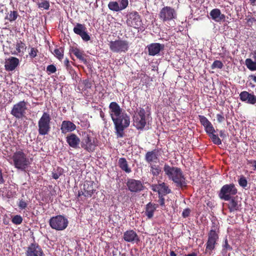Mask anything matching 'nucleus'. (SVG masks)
I'll return each instance as SVG.
<instances>
[{
  "label": "nucleus",
  "instance_id": "nucleus-1",
  "mask_svg": "<svg viewBox=\"0 0 256 256\" xmlns=\"http://www.w3.org/2000/svg\"><path fill=\"white\" fill-rule=\"evenodd\" d=\"M110 114L112 120L117 138L124 136V130L130 124V118L126 113L122 112V110L116 102H112L109 105Z\"/></svg>",
  "mask_w": 256,
  "mask_h": 256
},
{
  "label": "nucleus",
  "instance_id": "nucleus-2",
  "mask_svg": "<svg viewBox=\"0 0 256 256\" xmlns=\"http://www.w3.org/2000/svg\"><path fill=\"white\" fill-rule=\"evenodd\" d=\"M164 170L169 179L172 180L176 183V186L180 188L186 186V178L180 168L170 166L166 164L164 165Z\"/></svg>",
  "mask_w": 256,
  "mask_h": 256
},
{
  "label": "nucleus",
  "instance_id": "nucleus-3",
  "mask_svg": "<svg viewBox=\"0 0 256 256\" xmlns=\"http://www.w3.org/2000/svg\"><path fill=\"white\" fill-rule=\"evenodd\" d=\"M11 158L14 168L22 171H25L30 164L26 154L22 150L14 152Z\"/></svg>",
  "mask_w": 256,
  "mask_h": 256
},
{
  "label": "nucleus",
  "instance_id": "nucleus-4",
  "mask_svg": "<svg viewBox=\"0 0 256 256\" xmlns=\"http://www.w3.org/2000/svg\"><path fill=\"white\" fill-rule=\"evenodd\" d=\"M198 118L202 126H204L206 133L210 138L214 144L216 145L222 144V141L218 136L216 134V130L212 123L204 116H198Z\"/></svg>",
  "mask_w": 256,
  "mask_h": 256
},
{
  "label": "nucleus",
  "instance_id": "nucleus-5",
  "mask_svg": "<svg viewBox=\"0 0 256 256\" xmlns=\"http://www.w3.org/2000/svg\"><path fill=\"white\" fill-rule=\"evenodd\" d=\"M52 118L49 113L44 112L38 121V132L41 136L48 134L51 128Z\"/></svg>",
  "mask_w": 256,
  "mask_h": 256
},
{
  "label": "nucleus",
  "instance_id": "nucleus-6",
  "mask_svg": "<svg viewBox=\"0 0 256 256\" xmlns=\"http://www.w3.org/2000/svg\"><path fill=\"white\" fill-rule=\"evenodd\" d=\"M216 226L214 224L208 233V238L206 244V253L210 254L212 250L215 248L216 245L217 244V242L219 238L218 233L216 231Z\"/></svg>",
  "mask_w": 256,
  "mask_h": 256
},
{
  "label": "nucleus",
  "instance_id": "nucleus-7",
  "mask_svg": "<svg viewBox=\"0 0 256 256\" xmlns=\"http://www.w3.org/2000/svg\"><path fill=\"white\" fill-rule=\"evenodd\" d=\"M67 218L62 215L52 216L49 220L50 226L56 230H62L66 228L68 225Z\"/></svg>",
  "mask_w": 256,
  "mask_h": 256
},
{
  "label": "nucleus",
  "instance_id": "nucleus-8",
  "mask_svg": "<svg viewBox=\"0 0 256 256\" xmlns=\"http://www.w3.org/2000/svg\"><path fill=\"white\" fill-rule=\"evenodd\" d=\"M237 192L238 190L234 184H226L222 187L218 196L222 200H228Z\"/></svg>",
  "mask_w": 256,
  "mask_h": 256
},
{
  "label": "nucleus",
  "instance_id": "nucleus-9",
  "mask_svg": "<svg viewBox=\"0 0 256 256\" xmlns=\"http://www.w3.org/2000/svg\"><path fill=\"white\" fill-rule=\"evenodd\" d=\"M81 147L88 152H94L97 146L96 139L84 132L81 141Z\"/></svg>",
  "mask_w": 256,
  "mask_h": 256
},
{
  "label": "nucleus",
  "instance_id": "nucleus-10",
  "mask_svg": "<svg viewBox=\"0 0 256 256\" xmlns=\"http://www.w3.org/2000/svg\"><path fill=\"white\" fill-rule=\"evenodd\" d=\"M158 17L162 21L164 22L176 18L177 14L174 8L169 6H166L160 10Z\"/></svg>",
  "mask_w": 256,
  "mask_h": 256
},
{
  "label": "nucleus",
  "instance_id": "nucleus-11",
  "mask_svg": "<svg viewBox=\"0 0 256 256\" xmlns=\"http://www.w3.org/2000/svg\"><path fill=\"white\" fill-rule=\"evenodd\" d=\"M108 45L110 50L116 53L125 52L129 48V42L126 40H118L110 41Z\"/></svg>",
  "mask_w": 256,
  "mask_h": 256
},
{
  "label": "nucleus",
  "instance_id": "nucleus-12",
  "mask_svg": "<svg viewBox=\"0 0 256 256\" xmlns=\"http://www.w3.org/2000/svg\"><path fill=\"white\" fill-rule=\"evenodd\" d=\"M146 111L144 108H140L135 112L134 116V126L138 130H142L146 125Z\"/></svg>",
  "mask_w": 256,
  "mask_h": 256
},
{
  "label": "nucleus",
  "instance_id": "nucleus-13",
  "mask_svg": "<svg viewBox=\"0 0 256 256\" xmlns=\"http://www.w3.org/2000/svg\"><path fill=\"white\" fill-rule=\"evenodd\" d=\"M26 110V102L22 100L14 105L10 114L16 118L20 119L25 116Z\"/></svg>",
  "mask_w": 256,
  "mask_h": 256
},
{
  "label": "nucleus",
  "instance_id": "nucleus-14",
  "mask_svg": "<svg viewBox=\"0 0 256 256\" xmlns=\"http://www.w3.org/2000/svg\"><path fill=\"white\" fill-rule=\"evenodd\" d=\"M96 190L94 182L86 180L83 184L82 188L78 190V198H80L82 196L85 198H90Z\"/></svg>",
  "mask_w": 256,
  "mask_h": 256
},
{
  "label": "nucleus",
  "instance_id": "nucleus-15",
  "mask_svg": "<svg viewBox=\"0 0 256 256\" xmlns=\"http://www.w3.org/2000/svg\"><path fill=\"white\" fill-rule=\"evenodd\" d=\"M126 24L128 26L138 29L142 24L140 16L138 13L136 11L130 12L128 15Z\"/></svg>",
  "mask_w": 256,
  "mask_h": 256
},
{
  "label": "nucleus",
  "instance_id": "nucleus-16",
  "mask_svg": "<svg viewBox=\"0 0 256 256\" xmlns=\"http://www.w3.org/2000/svg\"><path fill=\"white\" fill-rule=\"evenodd\" d=\"M126 185L128 190L132 192H139L144 188V184L140 180L134 178L128 179Z\"/></svg>",
  "mask_w": 256,
  "mask_h": 256
},
{
  "label": "nucleus",
  "instance_id": "nucleus-17",
  "mask_svg": "<svg viewBox=\"0 0 256 256\" xmlns=\"http://www.w3.org/2000/svg\"><path fill=\"white\" fill-rule=\"evenodd\" d=\"M26 256H44V254L38 244L32 243L27 248Z\"/></svg>",
  "mask_w": 256,
  "mask_h": 256
},
{
  "label": "nucleus",
  "instance_id": "nucleus-18",
  "mask_svg": "<svg viewBox=\"0 0 256 256\" xmlns=\"http://www.w3.org/2000/svg\"><path fill=\"white\" fill-rule=\"evenodd\" d=\"M160 149L155 148L148 151L144 156V160L148 164H152L159 160Z\"/></svg>",
  "mask_w": 256,
  "mask_h": 256
},
{
  "label": "nucleus",
  "instance_id": "nucleus-19",
  "mask_svg": "<svg viewBox=\"0 0 256 256\" xmlns=\"http://www.w3.org/2000/svg\"><path fill=\"white\" fill-rule=\"evenodd\" d=\"M73 30L76 34L79 35L83 40L88 42L90 40V37L86 32V28L84 24L76 23Z\"/></svg>",
  "mask_w": 256,
  "mask_h": 256
},
{
  "label": "nucleus",
  "instance_id": "nucleus-20",
  "mask_svg": "<svg viewBox=\"0 0 256 256\" xmlns=\"http://www.w3.org/2000/svg\"><path fill=\"white\" fill-rule=\"evenodd\" d=\"M120 4L116 1H111L108 4V8L113 12H119L125 9L128 4V0H118Z\"/></svg>",
  "mask_w": 256,
  "mask_h": 256
},
{
  "label": "nucleus",
  "instance_id": "nucleus-21",
  "mask_svg": "<svg viewBox=\"0 0 256 256\" xmlns=\"http://www.w3.org/2000/svg\"><path fill=\"white\" fill-rule=\"evenodd\" d=\"M124 240L132 244H138L140 242V238L136 232L132 230L126 231L123 235Z\"/></svg>",
  "mask_w": 256,
  "mask_h": 256
},
{
  "label": "nucleus",
  "instance_id": "nucleus-22",
  "mask_svg": "<svg viewBox=\"0 0 256 256\" xmlns=\"http://www.w3.org/2000/svg\"><path fill=\"white\" fill-rule=\"evenodd\" d=\"M240 98L242 102L249 104H254L256 103V96L254 92L250 93L246 91H242L240 94Z\"/></svg>",
  "mask_w": 256,
  "mask_h": 256
},
{
  "label": "nucleus",
  "instance_id": "nucleus-23",
  "mask_svg": "<svg viewBox=\"0 0 256 256\" xmlns=\"http://www.w3.org/2000/svg\"><path fill=\"white\" fill-rule=\"evenodd\" d=\"M228 208L230 212L240 211L241 209V202L238 200V198L232 197L228 200Z\"/></svg>",
  "mask_w": 256,
  "mask_h": 256
},
{
  "label": "nucleus",
  "instance_id": "nucleus-24",
  "mask_svg": "<svg viewBox=\"0 0 256 256\" xmlns=\"http://www.w3.org/2000/svg\"><path fill=\"white\" fill-rule=\"evenodd\" d=\"M66 142L70 146L74 148H78L80 140L76 134L70 133L66 136Z\"/></svg>",
  "mask_w": 256,
  "mask_h": 256
},
{
  "label": "nucleus",
  "instance_id": "nucleus-25",
  "mask_svg": "<svg viewBox=\"0 0 256 256\" xmlns=\"http://www.w3.org/2000/svg\"><path fill=\"white\" fill-rule=\"evenodd\" d=\"M150 56H154L164 48V45L160 43H152L146 46Z\"/></svg>",
  "mask_w": 256,
  "mask_h": 256
},
{
  "label": "nucleus",
  "instance_id": "nucleus-26",
  "mask_svg": "<svg viewBox=\"0 0 256 256\" xmlns=\"http://www.w3.org/2000/svg\"><path fill=\"white\" fill-rule=\"evenodd\" d=\"M20 60L15 57H10L6 60L5 69L8 71H12L18 66Z\"/></svg>",
  "mask_w": 256,
  "mask_h": 256
},
{
  "label": "nucleus",
  "instance_id": "nucleus-27",
  "mask_svg": "<svg viewBox=\"0 0 256 256\" xmlns=\"http://www.w3.org/2000/svg\"><path fill=\"white\" fill-rule=\"evenodd\" d=\"M76 129L74 124L70 120H64L62 122L60 130L62 134H66L67 132L74 131Z\"/></svg>",
  "mask_w": 256,
  "mask_h": 256
},
{
  "label": "nucleus",
  "instance_id": "nucleus-28",
  "mask_svg": "<svg viewBox=\"0 0 256 256\" xmlns=\"http://www.w3.org/2000/svg\"><path fill=\"white\" fill-rule=\"evenodd\" d=\"M70 52L84 64H88V62L86 59L84 58L86 54L83 50H80L76 47H72L70 49Z\"/></svg>",
  "mask_w": 256,
  "mask_h": 256
},
{
  "label": "nucleus",
  "instance_id": "nucleus-29",
  "mask_svg": "<svg viewBox=\"0 0 256 256\" xmlns=\"http://www.w3.org/2000/svg\"><path fill=\"white\" fill-rule=\"evenodd\" d=\"M210 14L212 18L216 22H220L224 20L226 16L224 14H222L220 9L214 8L212 10Z\"/></svg>",
  "mask_w": 256,
  "mask_h": 256
},
{
  "label": "nucleus",
  "instance_id": "nucleus-30",
  "mask_svg": "<svg viewBox=\"0 0 256 256\" xmlns=\"http://www.w3.org/2000/svg\"><path fill=\"white\" fill-rule=\"evenodd\" d=\"M158 206L156 204L152 203L150 202H148L146 206V212L145 214L148 218H152L153 216L154 212L156 211Z\"/></svg>",
  "mask_w": 256,
  "mask_h": 256
},
{
  "label": "nucleus",
  "instance_id": "nucleus-31",
  "mask_svg": "<svg viewBox=\"0 0 256 256\" xmlns=\"http://www.w3.org/2000/svg\"><path fill=\"white\" fill-rule=\"evenodd\" d=\"M118 165L120 168L126 173L132 172L131 169L128 168V162L125 158H121L118 160Z\"/></svg>",
  "mask_w": 256,
  "mask_h": 256
},
{
  "label": "nucleus",
  "instance_id": "nucleus-32",
  "mask_svg": "<svg viewBox=\"0 0 256 256\" xmlns=\"http://www.w3.org/2000/svg\"><path fill=\"white\" fill-rule=\"evenodd\" d=\"M150 172L154 176H158L162 172V168L159 165H156L154 164H150Z\"/></svg>",
  "mask_w": 256,
  "mask_h": 256
},
{
  "label": "nucleus",
  "instance_id": "nucleus-33",
  "mask_svg": "<svg viewBox=\"0 0 256 256\" xmlns=\"http://www.w3.org/2000/svg\"><path fill=\"white\" fill-rule=\"evenodd\" d=\"M159 194L166 195L171 192V190L165 182L159 183Z\"/></svg>",
  "mask_w": 256,
  "mask_h": 256
},
{
  "label": "nucleus",
  "instance_id": "nucleus-34",
  "mask_svg": "<svg viewBox=\"0 0 256 256\" xmlns=\"http://www.w3.org/2000/svg\"><path fill=\"white\" fill-rule=\"evenodd\" d=\"M19 16L16 10H10L6 16L5 19L8 20L10 22H12L16 20Z\"/></svg>",
  "mask_w": 256,
  "mask_h": 256
},
{
  "label": "nucleus",
  "instance_id": "nucleus-35",
  "mask_svg": "<svg viewBox=\"0 0 256 256\" xmlns=\"http://www.w3.org/2000/svg\"><path fill=\"white\" fill-rule=\"evenodd\" d=\"M246 67L252 71L256 70V62H254L250 58H246L245 61Z\"/></svg>",
  "mask_w": 256,
  "mask_h": 256
},
{
  "label": "nucleus",
  "instance_id": "nucleus-36",
  "mask_svg": "<svg viewBox=\"0 0 256 256\" xmlns=\"http://www.w3.org/2000/svg\"><path fill=\"white\" fill-rule=\"evenodd\" d=\"M26 46L24 43L20 41L19 42H17L16 46V48L18 53L22 52L23 54L24 50H26Z\"/></svg>",
  "mask_w": 256,
  "mask_h": 256
},
{
  "label": "nucleus",
  "instance_id": "nucleus-37",
  "mask_svg": "<svg viewBox=\"0 0 256 256\" xmlns=\"http://www.w3.org/2000/svg\"><path fill=\"white\" fill-rule=\"evenodd\" d=\"M54 54L60 60H61L64 56V50L62 48H56L53 52Z\"/></svg>",
  "mask_w": 256,
  "mask_h": 256
},
{
  "label": "nucleus",
  "instance_id": "nucleus-38",
  "mask_svg": "<svg viewBox=\"0 0 256 256\" xmlns=\"http://www.w3.org/2000/svg\"><path fill=\"white\" fill-rule=\"evenodd\" d=\"M64 64L70 74H74L75 73V70L72 68V66L70 64V62L68 58H66L64 61Z\"/></svg>",
  "mask_w": 256,
  "mask_h": 256
},
{
  "label": "nucleus",
  "instance_id": "nucleus-39",
  "mask_svg": "<svg viewBox=\"0 0 256 256\" xmlns=\"http://www.w3.org/2000/svg\"><path fill=\"white\" fill-rule=\"evenodd\" d=\"M239 185L243 188H245L248 186V180L246 177L241 176L238 180Z\"/></svg>",
  "mask_w": 256,
  "mask_h": 256
},
{
  "label": "nucleus",
  "instance_id": "nucleus-40",
  "mask_svg": "<svg viewBox=\"0 0 256 256\" xmlns=\"http://www.w3.org/2000/svg\"><path fill=\"white\" fill-rule=\"evenodd\" d=\"M224 64L222 62L218 60H216L212 64L211 66V68L212 69H214L216 68L221 69L223 68Z\"/></svg>",
  "mask_w": 256,
  "mask_h": 256
},
{
  "label": "nucleus",
  "instance_id": "nucleus-41",
  "mask_svg": "<svg viewBox=\"0 0 256 256\" xmlns=\"http://www.w3.org/2000/svg\"><path fill=\"white\" fill-rule=\"evenodd\" d=\"M12 222L15 224H20L22 222V218L20 215H16L12 218Z\"/></svg>",
  "mask_w": 256,
  "mask_h": 256
},
{
  "label": "nucleus",
  "instance_id": "nucleus-42",
  "mask_svg": "<svg viewBox=\"0 0 256 256\" xmlns=\"http://www.w3.org/2000/svg\"><path fill=\"white\" fill-rule=\"evenodd\" d=\"M38 52V50L35 48H31L30 52H28V56L30 58L32 59H33L37 56V54Z\"/></svg>",
  "mask_w": 256,
  "mask_h": 256
},
{
  "label": "nucleus",
  "instance_id": "nucleus-43",
  "mask_svg": "<svg viewBox=\"0 0 256 256\" xmlns=\"http://www.w3.org/2000/svg\"><path fill=\"white\" fill-rule=\"evenodd\" d=\"M39 8H43L45 10H48L50 8L49 2L47 0H44L38 4Z\"/></svg>",
  "mask_w": 256,
  "mask_h": 256
},
{
  "label": "nucleus",
  "instance_id": "nucleus-44",
  "mask_svg": "<svg viewBox=\"0 0 256 256\" xmlns=\"http://www.w3.org/2000/svg\"><path fill=\"white\" fill-rule=\"evenodd\" d=\"M56 71V68L54 64L48 65L46 68V72L48 74H54Z\"/></svg>",
  "mask_w": 256,
  "mask_h": 256
},
{
  "label": "nucleus",
  "instance_id": "nucleus-45",
  "mask_svg": "<svg viewBox=\"0 0 256 256\" xmlns=\"http://www.w3.org/2000/svg\"><path fill=\"white\" fill-rule=\"evenodd\" d=\"M28 204L25 200L22 199L20 200L18 206L20 210H24L27 207Z\"/></svg>",
  "mask_w": 256,
  "mask_h": 256
},
{
  "label": "nucleus",
  "instance_id": "nucleus-46",
  "mask_svg": "<svg viewBox=\"0 0 256 256\" xmlns=\"http://www.w3.org/2000/svg\"><path fill=\"white\" fill-rule=\"evenodd\" d=\"M191 212L189 208L184 209L182 212V216L184 218H188Z\"/></svg>",
  "mask_w": 256,
  "mask_h": 256
},
{
  "label": "nucleus",
  "instance_id": "nucleus-47",
  "mask_svg": "<svg viewBox=\"0 0 256 256\" xmlns=\"http://www.w3.org/2000/svg\"><path fill=\"white\" fill-rule=\"evenodd\" d=\"M164 195L160 194H158V202H159L160 204L162 206H164V204H165V202H164L165 200H164Z\"/></svg>",
  "mask_w": 256,
  "mask_h": 256
},
{
  "label": "nucleus",
  "instance_id": "nucleus-48",
  "mask_svg": "<svg viewBox=\"0 0 256 256\" xmlns=\"http://www.w3.org/2000/svg\"><path fill=\"white\" fill-rule=\"evenodd\" d=\"M216 118H217L218 122L219 123H221V122H223L225 120V118H224L222 113L217 114H216Z\"/></svg>",
  "mask_w": 256,
  "mask_h": 256
},
{
  "label": "nucleus",
  "instance_id": "nucleus-49",
  "mask_svg": "<svg viewBox=\"0 0 256 256\" xmlns=\"http://www.w3.org/2000/svg\"><path fill=\"white\" fill-rule=\"evenodd\" d=\"M223 247H224V250H232V248L228 244V241L227 239H226L225 240L224 244L223 245Z\"/></svg>",
  "mask_w": 256,
  "mask_h": 256
},
{
  "label": "nucleus",
  "instance_id": "nucleus-50",
  "mask_svg": "<svg viewBox=\"0 0 256 256\" xmlns=\"http://www.w3.org/2000/svg\"><path fill=\"white\" fill-rule=\"evenodd\" d=\"M151 188L154 192H157L159 194V183L157 184H152L151 186Z\"/></svg>",
  "mask_w": 256,
  "mask_h": 256
},
{
  "label": "nucleus",
  "instance_id": "nucleus-51",
  "mask_svg": "<svg viewBox=\"0 0 256 256\" xmlns=\"http://www.w3.org/2000/svg\"><path fill=\"white\" fill-rule=\"evenodd\" d=\"M62 173L60 172H52V177L55 180L58 179L60 176H61Z\"/></svg>",
  "mask_w": 256,
  "mask_h": 256
},
{
  "label": "nucleus",
  "instance_id": "nucleus-52",
  "mask_svg": "<svg viewBox=\"0 0 256 256\" xmlns=\"http://www.w3.org/2000/svg\"><path fill=\"white\" fill-rule=\"evenodd\" d=\"M5 182V180L3 177L2 170L0 168V184H3Z\"/></svg>",
  "mask_w": 256,
  "mask_h": 256
},
{
  "label": "nucleus",
  "instance_id": "nucleus-53",
  "mask_svg": "<svg viewBox=\"0 0 256 256\" xmlns=\"http://www.w3.org/2000/svg\"><path fill=\"white\" fill-rule=\"evenodd\" d=\"M100 118L102 119L103 120H106L104 113L103 112V111L102 110H100Z\"/></svg>",
  "mask_w": 256,
  "mask_h": 256
},
{
  "label": "nucleus",
  "instance_id": "nucleus-54",
  "mask_svg": "<svg viewBox=\"0 0 256 256\" xmlns=\"http://www.w3.org/2000/svg\"><path fill=\"white\" fill-rule=\"evenodd\" d=\"M249 3L252 6H256V0H249Z\"/></svg>",
  "mask_w": 256,
  "mask_h": 256
},
{
  "label": "nucleus",
  "instance_id": "nucleus-55",
  "mask_svg": "<svg viewBox=\"0 0 256 256\" xmlns=\"http://www.w3.org/2000/svg\"><path fill=\"white\" fill-rule=\"evenodd\" d=\"M249 78L255 82H256V76L253 74H251L249 76Z\"/></svg>",
  "mask_w": 256,
  "mask_h": 256
},
{
  "label": "nucleus",
  "instance_id": "nucleus-56",
  "mask_svg": "<svg viewBox=\"0 0 256 256\" xmlns=\"http://www.w3.org/2000/svg\"><path fill=\"white\" fill-rule=\"evenodd\" d=\"M256 21V20L254 18H251L248 20V22H250L251 23H253L254 22H255Z\"/></svg>",
  "mask_w": 256,
  "mask_h": 256
},
{
  "label": "nucleus",
  "instance_id": "nucleus-57",
  "mask_svg": "<svg viewBox=\"0 0 256 256\" xmlns=\"http://www.w3.org/2000/svg\"><path fill=\"white\" fill-rule=\"evenodd\" d=\"M220 137H222V138L226 137V134L224 133V132L223 130H220Z\"/></svg>",
  "mask_w": 256,
  "mask_h": 256
},
{
  "label": "nucleus",
  "instance_id": "nucleus-58",
  "mask_svg": "<svg viewBox=\"0 0 256 256\" xmlns=\"http://www.w3.org/2000/svg\"><path fill=\"white\" fill-rule=\"evenodd\" d=\"M184 256H197V254L196 252H193L188 254H185Z\"/></svg>",
  "mask_w": 256,
  "mask_h": 256
},
{
  "label": "nucleus",
  "instance_id": "nucleus-59",
  "mask_svg": "<svg viewBox=\"0 0 256 256\" xmlns=\"http://www.w3.org/2000/svg\"><path fill=\"white\" fill-rule=\"evenodd\" d=\"M3 6H4V4L0 3V13L4 12V10L2 8Z\"/></svg>",
  "mask_w": 256,
  "mask_h": 256
},
{
  "label": "nucleus",
  "instance_id": "nucleus-60",
  "mask_svg": "<svg viewBox=\"0 0 256 256\" xmlns=\"http://www.w3.org/2000/svg\"><path fill=\"white\" fill-rule=\"evenodd\" d=\"M170 256H176V254L173 250H170Z\"/></svg>",
  "mask_w": 256,
  "mask_h": 256
},
{
  "label": "nucleus",
  "instance_id": "nucleus-61",
  "mask_svg": "<svg viewBox=\"0 0 256 256\" xmlns=\"http://www.w3.org/2000/svg\"><path fill=\"white\" fill-rule=\"evenodd\" d=\"M254 160H248V164H254Z\"/></svg>",
  "mask_w": 256,
  "mask_h": 256
},
{
  "label": "nucleus",
  "instance_id": "nucleus-62",
  "mask_svg": "<svg viewBox=\"0 0 256 256\" xmlns=\"http://www.w3.org/2000/svg\"><path fill=\"white\" fill-rule=\"evenodd\" d=\"M253 58L256 60V50L253 52Z\"/></svg>",
  "mask_w": 256,
  "mask_h": 256
},
{
  "label": "nucleus",
  "instance_id": "nucleus-63",
  "mask_svg": "<svg viewBox=\"0 0 256 256\" xmlns=\"http://www.w3.org/2000/svg\"><path fill=\"white\" fill-rule=\"evenodd\" d=\"M253 166L254 167V170H256V160H254Z\"/></svg>",
  "mask_w": 256,
  "mask_h": 256
}]
</instances>
